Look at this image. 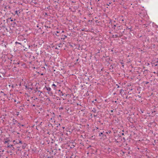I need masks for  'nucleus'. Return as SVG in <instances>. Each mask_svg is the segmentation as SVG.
<instances>
[{"label": "nucleus", "mask_w": 158, "mask_h": 158, "mask_svg": "<svg viewBox=\"0 0 158 158\" xmlns=\"http://www.w3.org/2000/svg\"><path fill=\"white\" fill-rule=\"evenodd\" d=\"M44 89H45L48 91L47 93L50 96H52L53 93L51 91V89L50 87L45 86L44 88Z\"/></svg>", "instance_id": "1"}, {"label": "nucleus", "mask_w": 158, "mask_h": 158, "mask_svg": "<svg viewBox=\"0 0 158 158\" xmlns=\"http://www.w3.org/2000/svg\"><path fill=\"white\" fill-rule=\"evenodd\" d=\"M124 31H123L122 32H119L118 34H116L115 35H113L112 37L114 38H117L118 37H121L123 35V32Z\"/></svg>", "instance_id": "2"}, {"label": "nucleus", "mask_w": 158, "mask_h": 158, "mask_svg": "<svg viewBox=\"0 0 158 158\" xmlns=\"http://www.w3.org/2000/svg\"><path fill=\"white\" fill-rule=\"evenodd\" d=\"M10 140H7L5 141L4 142L6 144V146H7V147H10L13 146V145L10 143Z\"/></svg>", "instance_id": "3"}, {"label": "nucleus", "mask_w": 158, "mask_h": 158, "mask_svg": "<svg viewBox=\"0 0 158 158\" xmlns=\"http://www.w3.org/2000/svg\"><path fill=\"white\" fill-rule=\"evenodd\" d=\"M13 125H15L16 123H18V121L17 120H15L14 118H13L12 120Z\"/></svg>", "instance_id": "4"}, {"label": "nucleus", "mask_w": 158, "mask_h": 158, "mask_svg": "<svg viewBox=\"0 0 158 158\" xmlns=\"http://www.w3.org/2000/svg\"><path fill=\"white\" fill-rule=\"evenodd\" d=\"M61 37L60 38V39L62 40H64L67 37V36L65 35H62L61 36Z\"/></svg>", "instance_id": "5"}, {"label": "nucleus", "mask_w": 158, "mask_h": 158, "mask_svg": "<svg viewBox=\"0 0 158 158\" xmlns=\"http://www.w3.org/2000/svg\"><path fill=\"white\" fill-rule=\"evenodd\" d=\"M15 44H16V46L19 47L20 46H22V44L21 43L18 42H15Z\"/></svg>", "instance_id": "6"}, {"label": "nucleus", "mask_w": 158, "mask_h": 158, "mask_svg": "<svg viewBox=\"0 0 158 158\" xmlns=\"http://www.w3.org/2000/svg\"><path fill=\"white\" fill-rule=\"evenodd\" d=\"M25 89H26L29 90V89H31V90H32L33 89L32 88H31V87H29L27 85H25Z\"/></svg>", "instance_id": "7"}, {"label": "nucleus", "mask_w": 158, "mask_h": 158, "mask_svg": "<svg viewBox=\"0 0 158 158\" xmlns=\"http://www.w3.org/2000/svg\"><path fill=\"white\" fill-rule=\"evenodd\" d=\"M8 148H9L10 149L11 151L10 152H12L11 151L14 150L15 148L14 147H13V146L10 147H9Z\"/></svg>", "instance_id": "8"}, {"label": "nucleus", "mask_w": 158, "mask_h": 158, "mask_svg": "<svg viewBox=\"0 0 158 158\" xmlns=\"http://www.w3.org/2000/svg\"><path fill=\"white\" fill-rule=\"evenodd\" d=\"M96 110L95 108H93V109L91 111L94 113H96Z\"/></svg>", "instance_id": "9"}, {"label": "nucleus", "mask_w": 158, "mask_h": 158, "mask_svg": "<svg viewBox=\"0 0 158 158\" xmlns=\"http://www.w3.org/2000/svg\"><path fill=\"white\" fill-rule=\"evenodd\" d=\"M102 135V137H104V135L103 134V133L102 132H100L99 135V136H101Z\"/></svg>", "instance_id": "10"}, {"label": "nucleus", "mask_w": 158, "mask_h": 158, "mask_svg": "<svg viewBox=\"0 0 158 158\" xmlns=\"http://www.w3.org/2000/svg\"><path fill=\"white\" fill-rule=\"evenodd\" d=\"M20 13L19 10L18 11L17 10L15 11V14L18 15H19V14Z\"/></svg>", "instance_id": "11"}, {"label": "nucleus", "mask_w": 158, "mask_h": 158, "mask_svg": "<svg viewBox=\"0 0 158 158\" xmlns=\"http://www.w3.org/2000/svg\"><path fill=\"white\" fill-rule=\"evenodd\" d=\"M52 87H53L54 86V89H56V85H55V84H53L52 85Z\"/></svg>", "instance_id": "12"}, {"label": "nucleus", "mask_w": 158, "mask_h": 158, "mask_svg": "<svg viewBox=\"0 0 158 158\" xmlns=\"http://www.w3.org/2000/svg\"><path fill=\"white\" fill-rule=\"evenodd\" d=\"M115 121L116 122V123H118L119 122V119L118 118H117L115 120Z\"/></svg>", "instance_id": "13"}, {"label": "nucleus", "mask_w": 158, "mask_h": 158, "mask_svg": "<svg viewBox=\"0 0 158 158\" xmlns=\"http://www.w3.org/2000/svg\"><path fill=\"white\" fill-rule=\"evenodd\" d=\"M13 142L15 144H19L18 142L17 141H16L15 140L13 141Z\"/></svg>", "instance_id": "14"}, {"label": "nucleus", "mask_w": 158, "mask_h": 158, "mask_svg": "<svg viewBox=\"0 0 158 158\" xmlns=\"http://www.w3.org/2000/svg\"><path fill=\"white\" fill-rule=\"evenodd\" d=\"M89 95V94L88 92V91L85 94V96H88Z\"/></svg>", "instance_id": "15"}, {"label": "nucleus", "mask_w": 158, "mask_h": 158, "mask_svg": "<svg viewBox=\"0 0 158 158\" xmlns=\"http://www.w3.org/2000/svg\"><path fill=\"white\" fill-rule=\"evenodd\" d=\"M62 44L61 43L60 44L58 45V47H59V48L62 47Z\"/></svg>", "instance_id": "16"}, {"label": "nucleus", "mask_w": 158, "mask_h": 158, "mask_svg": "<svg viewBox=\"0 0 158 158\" xmlns=\"http://www.w3.org/2000/svg\"><path fill=\"white\" fill-rule=\"evenodd\" d=\"M53 156H48L47 158H53Z\"/></svg>", "instance_id": "17"}, {"label": "nucleus", "mask_w": 158, "mask_h": 158, "mask_svg": "<svg viewBox=\"0 0 158 158\" xmlns=\"http://www.w3.org/2000/svg\"><path fill=\"white\" fill-rule=\"evenodd\" d=\"M17 148H18V151H21V149H20V147H17Z\"/></svg>", "instance_id": "18"}, {"label": "nucleus", "mask_w": 158, "mask_h": 158, "mask_svg": "<svg viewBox=\"0 0 158 158\" xmlns=\"http://www.w3.org/2000/svg\"><path fill=\"white\" fill-rule=\"evenodd\" d=\"M60 95L62 96H63L64 95V93H62V92H61V94H60Z\"/></svg>", "instance_id": "19"}, {"label": "nucleus", "mask_w": 158, "mask_h": 158, "mask_svg": "<svg viewBox=\"0 0 158 158\" xmlns=\"http://www.w3.org/2000/svg\"><path fill=\"white\" fill-rule=\"evenodd\" d=\"M62 139H63V138L61 137H60L59 139V140H60L61 141H62Z\"/></svg>", "instance_id": "20"}, {"label": "nucleus", "mask_w": 158, "mask_h": 158, "mask_svg": "<svg viewBox=\"0 0 158 158\" xmlns=\"http://www.w3.org/2000/svg\"><path fill=\"white\" fill-rule=\"evenodd\" d=\"M122 91H123V89H121L120 91V93L121 94Z\"/></svg>", "instance_id": "21"}, {"label": "nucleus", "mask_w": 158, "mask_h": 158, "mask_svg": "<svg viewBox=\"0 0 158 158\" xmlns=\"http://www.w3.org/2000/svg\"><path fill=\"white\" fill-rule=\"evenodd\" d=\"M38 92H40V95H39V96H40V94L41 93H42V92H41L40 90H38Z\"/></svg>", "instance_id": "22"}, {"label": "nucleus", "mask_w": 158, "mask_h": 158, "mask_svg": "<svg viewBox=\"0 0 158 158\" xmlns=\"http://www.w3.org/2000/svg\"><path fill=\"white\" fill-rule=\"evenodd\" d=\"M18 143H22V141H20V140H19V142H18Z\"/></svg>", "instance_id": "23"}, {"label": "nucleus", "mask_w": 158, "mask_h": 158, "mask_svg": "<svg viewBox=\"0 0 158 158\" xmlns=\"http://www.w3.org/2000/svg\"><path fill=\"white\" fill-rule=\"evenodd\" d=\"M116 85L117 86V88H119V85H118V84H116Z\"/></svg>", "instance_id": "24"}, {"label": "nucleus", "mask_w": 158, "mask_h": 158, "mask_svg": "<svg viewBox=\"0 0 158 158\" xmlns=\"http://www.w3.org/2000/svg\"><path fill=\"white\" fill-rule=\"evenodd\" d=\"M156 63H158V59H156Z\"/></svg>", "instance_id": "25"}, {"label": "nucleus", "mask_w": 158, "mask_h": 158, "mask_svg": "<svg viewBox=\"0 0 158 158\" xmlns=\"http://www.w3.org/2000/svg\"><path fill=\"white\" fill-rule=\"evenodd\" d=\"M24 51H27V48H25V49H24Z\"/></svg>", "instance_id": "26"}, {"label": "nucleus", "mask_w": 158, "mask_h": 158, "mask_svg": "<svg viewBox=\"0 0 158 158\" xmlns=\"http://www.w3.org/2000/svg\"><path fill=\"white\" fill-rule=\"evenodd\" d=\"M136 97H137L139 98H141V96H140L139 95H138L136 96Z\"/></svg>", "instance_id": "27"}, {"label": "nucleus", "mask_w": 158, "mask_h": 158, "mask_svg": "<svg viewBox=\"0 0 158 158\" xmlns=\"http://www.w3.org/2000/svg\"><path fill=\"white\" fill-rule=\"evenodd\" d=\"M57 125H58V126H57V127H58V126H60V123H58V124H57Z\"/></svg>", "instance_id": "28"}, {"label": "nucleus", "mask_w": 158, "mask_h": 158, "mask_svg": "<svg viewBox=\"0 0 158 158\" xmlns=\"http://www.w3.org/2000/svg\"><path fill=\"white\" fill-rule=\"evenodd\" d=\"M25 147H26V146H25V145H24V146H22V147H23V148H24V149L25 148Z\"/></svg>", "instance_id": "29"}, {"label": "nucleus", "mask_w": 158, "mask_h": 158, "mask_svg": "<svg viewBox=\"0 0 158 158\" xmlns=\"http://www.w3.org/2000/svg\"><path fill=\"white\" fill-rule=\"evenodd\" d=\"M116 27V25H114L113 26V28L114 29H115V27Z\"/></svg>", "instance_id": "30"}, {"label": "nucleus", "mask_w": 158, "mask_h": 158, "mask_svg": "<svg viewBox=\"0 0 158 158\" xmlns=\"http://www.w3.org/2000/svg\"><path fill=\"white\" fill-rule=\"evenodd\" d=\"M110 67L111 68V69H113V66L111 65H110ZM110 69H111V68H110Z\"/></svg>", "instance_id": "31"}, {"label": "nucleus", "mask_w": 158, "mask_h": 158, "mask_svg": "<svg viewBox=\"0 0 158 158\" xmlns=\"http://www.w3.org/2000/svg\"><path fill=\"white\" fill-rule=\"evenodd\" d=\"M94 117H96L97 116V114H96V115L94 114Z\"/></svg>", "instance_id": "32"}, {"label": "nucleus", "mask_w": 158, "mask_h": 158, "mask_svg": "<svg viewBox=\"0 0 158 158\" xmlns=\"http://www.w3.org/2000/svg\"><path fill=\"white\" fill-rule=\"evenodd\" d=\"M15 20V19H14V20H13L12 19H11L10 20V21L12 22V21H13V20Z\"/></svg>", "instance_id": "33"}, {"label": "nucleus", "mask_w": 158, "mask_h": 158, "mask_svg": "<svg viewBox=\"0 0 158 158\" xmlns=\"http://www.w3.org/2000/svg\"><path fill=\"white\" fill-rule=\"evenodd\" d=\"M131 29V28H129L128 27H127V28H126V29Z\"/></svg>", "instance_id": "34"}, {"label": "nucleus", "mask_w": 158, "mask_h": 158, "mask_svg": "<svg viewBox=\"0 0 158 158\" xmlns=\"http://www.w3.org/2000/svg\"><path fill=\"white\" fill-rule=\"evenodd\" d=\"M42 122H41L40 123V125H38V126H39L40 125H41V124H42Z\"/></svg>", "instance_id": "35"}, {"label": "nucleus", "mask_w": 158, "mask_h": 158, "mask_svg": "<svg viewBox=\"0 0 158 158\" xmlns=\"http://www.w3.org/2000/svg\"><path fill=\"white\" fill-rule=\"evenodd\" d=\"M34 3L35 4H37V2H34Z\"/></svg>", "instance_id": "36"}, {"label": "nucleus", "mask_w": 158, "mask_h": 158, "mask_svg": "<svg viewBox=\"0 0 158 158\" xmlns=\"http://www.w3.org/2000/svg\"><path fill=\"white\" fill-rule=\"evenodd\" d=\"M110 112H113V110H110Z\"/></svg>", "instance_id": "37"}, {"label": "nucleus", "mask_w": 158, "mask_h": 158, "mask_svg": "<svg viewBox=\"0 0 158 158\" xmlns=\"http://www.w3.org/2000/svg\"><path fill=\"white\" fill-rule=\"evenodd\" d=\"M121 21L122 22H123V21H124V20L123 19H122L121 20Z\"/></svg>", "instance_id": "38"}, {"label": "nucleus", "mask_w": 158, "mask_h": 158, "mask_svg": "<svg viewBox=\"0 0 158 158\" xmlns=\"http://www.w3.org/2000/svg\"><path fill=\"white\" fill-rule=\"evenodd\" d=\"M148 83H149V82H146V83H146V84H148Z\"/></svg>", "instance_id": "39"}, {"label": "nucleus", "mask_w": 158, "mask_h": 158, "mask_svg": "<svg viewBox=\"0 0 158 158\" xmlns=\"http://www.w3.org/2000/svg\"><path fill=\"white\" fill-rule=\"evenodd\" d=\"M24 126V125H21L20 126H22V127H23V126Z\"/></svg>", "instance_id": "40"}, {"label": "nucleus", "mask_w": 158, "mask_h": 158, "mask_svg": "<svg viewBox=\"0 0 158 158\" xmlns=\"http://www.w3.org/2000/svg\"><path fill=\"white\" fill-rule=\"evenodd\" d=\"M157 65V64H155V66H156Z\"/></svg>", "instance_id": "41"}, {"label": "nucleus", "mask_w": 158, "mask_h": 158, "mask_svg": "<svg viewBox=\"0 0 158 158\" xmlns=\"http://www.w3.org/2000/svg\"><path fill=\"white\" fill-rule=\"evenodd\" d=\"M62 128H63V129H64L65 128V127H63Z\"/></svg>", "instance_id": "42"}, {"label": "nucleus", "mask_w": 158, "mask_h": 158, "mask_svg": "<svg viewBox=\"0 0 158 158\" xmlns=\"http://www.w3.org/2000/svg\"><path fill=\"white\" fill-rule=\"evenodd\" d=\"M13 23V24H15V22H14Z\"/></svg>", "instance_id": "43"}, {"label": "nucleus", "mask_w": 158, "mask_h": 158, "mask_svg": "<svg viewBox=\"0 0 158 158\" xmlns=\"http://www.w3.org/2000/svg\"><path fill=\"white\" fill-rule=\"evenodd\" d=\"M57 100H58V98H59L58 97H57Z\"/></svg>", "instance_id": "44"}, {"label": "nucleus", "mask_w": 158, "mask_h": 158, "mask_svg": "<svg viewBox=\"0 0 158 158\" xmlns=\"http://www.w3.org/2000/svg\"><path fill=\"white\" fill-rule=\"evenodd\" d=\"M69 46H71V47H72V45H70H70H69Z\"/></svg>", "instance_id": "45"}, {"label": "nucleus", "mask_w": 158, "mask_h": 158, "mask_svg": "<svg viewBox=\"0 0 158 158\" xmlns=\"http://www.w3.org/2000/svg\"><path fill=\"white\" fill-rule=\"evenodd\" d=\"M56 49H58V48L57 47H56Z\"/></svg>", "instance_id": "46"}, {"label": "nucleus", "mask_w": 158, "mask_h": 158, "mask_svg": "<svg viewBox=\"0 0 158 158\" xmlns=\"http://www.w3.org/2000/svg\"><path fill=\"white\" fill-rule=\"evenodd\" d=\"M64 32V31H62V33Z\"/></svg>", "instance_id": "47"}, {"label": "nucleus", "mask_w": 158, "mask_h": 158, "mask_svg": "<svg viewBox=\"0 0 158 158\" xmlns=\"http://www.w3.org/2000/svg\"><path fill=\"white\" fill-rule=\"evenodd\" d=\"M57 32V33H59V31H57V32Z\"/></svg>", "instance_id": "48"}, {"label": "nucleus", "mask_w": 158, "mask_h": 158, "mask_svg": "<svg viewBox=\"0 0 158 158\" xmlns=\"http://www.w3.org/2000/svg\"><path fill=\"white\" fill-rule=\"evenodd\" d=\"M55 35H56V36H58V35H57L56 34H55Z\"/></svg>", "instance_id": "49"}, {"label": "nucleus", "mask_w": 158, "mask_h": 158, "mask_svg": "<svg viewBox=\"0 0 158 158\" xmlns=\"http://www.w3.org/2000/svg\"><path fill=\"white\" fill-rule=\"evenodd\" d=\"M4 95L5 96V95H6V94H4Z\"/></svg>", "instance_id": "50"}, {"label": "nucleus", "mask_w": 158, "mask_h": 158, "mask_svg": "<svg viewBox=\"0 0 158 158\" xmlns=\"http://www.w3.org/2000/svg\"><path fill=\"white\" fill-rule=\"evenodd\" d=\"M55 154H56V153H54V155H55Z\"/></svg>", "instance_id": "51"}, {"label": "nucleus", "mask_w": 158, "mask_h": 158, "mask_svg": "<svg viewBox=\"0 0 158 158\" xmlns=\"http://www.w3.org/2000/svg\"><path fill=\"white\" fill-rule=\"evenodd\" d=\"M1 93H3V92H2V91H1Z\"/></svg>", "instance_id": "52"}, {"label": "nucleus", "mask_w": 158, "mask_h": 158, "mask_svg": "<svg viewBox=\"0 0 158 158\" xmlns=\"http://www.w3.org/2000/svg\"><path fill=\"white\" fill-rule=\"evenodd\" d=\"M90 21H91V22H92V20H91V21L89 20V22H90Z\"/></svg>", "instance_id": "53"}, {"label": "nucleus", "mask_w": 158, "mask_h": 158, "mask_svg": "<svg viewBox=\"0 0 158 158\" xmlns=\"http://www.w3.org/2000/svg\"><path fill=\"white\" fill-rule=\"evenodd\" d=\"M122 135H124V133H122Z\"/></svg>", "instance_id": "54"}, {"label": "nucleus", "mask_w": 158, "mask_h": 158, "mask_svg": "<svg viewBox=\"0 0 158 158\" xmlns=\"http://www.w3.org/2000/svg\"><path fill=\"white\" fill-rule=\"evenodd\" d=\"M116 142H117V143H118V141H116Z\"/></svg>", "instance_id": "55"}, {"label": "nucleus", "mask_w": 158, "mask_h": 158, "mask_svg": "<svg viewBox=\"0 0 158 158\" xmlns=\"http://www.w3.org/2000/svg\"><path fill=\"white\" fill-rule=\"evenodd\" d=\"M30 46H29V48H30Z\"/></svg>", "instance_id": "56"}, {"label": "nucleus", "mask_w": 158, "mask_h": 158, "mask_svg": "<svg viewBox=\"0 0 158 158\" xmlns=\"http://www.w3.org/2000/svg\"><path fill=\"white\" fill-rule=\"evenodd\" d=\"M78 59H77V61H78Z\"/></svg>", "instance_id": "57"}, {"label": "nucleus", "mask_w": 158, "mask_h": 158, "mask_svg": "<svg viewBox=\"0 0 158 158\" xmlns=\"http://www.w3.org/2000/svg\"><path fill=\"white\" fill-rule=\"evenodd\" d=\"M19 115V114H17V115Z\"/></svg>", "instance_id": "58"}, {"label": "nucleus", "mask_w": 158, "mask_h": 158, "mask_svg": "<svg viewBox=\"0 0 158 158\" xmlns=\"http://www.w3.org/2000/svg\"><path fill=\"white\" fill-rule=\"evenodd\" d=\"M19 115V114H17V115Z\"/></svg>", "instance_id": "59"}, {"label": "nucleus", "mask_w": 158, "mask_h": 158, "mask_svg": "<svg viewBox=\"0 0 158 158\" xmlns=\"http://www.w3.org/2000/svg\"><path fill=\"white\" fill-rule=\"evenodd\" d=\"M41 75H43V73H42V74H41Z\"/></svg>", "instance_id": "60"}, {"label": "nucleus", "mask_w": 158, "mask_h": 158, "mask_svg": "<svg viewBox=\"0 0 158 158\" xmlns=\"http://www.w3.org/2000/svg\"><path fill=\"white\" fill-rule=\"evenodd\" d=\"M127 97H126V98H127Z\"/></svg>", "instance_id": "61"}, {"label": "nucleus", "mask_w": 158, "mask_h": 158, "mask_svg": "<svg viewBox=\"0 0 158 158\" xmlns=\"http://www.w3.org/2000/svg\"><path fill=\"white\" fill-rule=\"evenodd\" d=\"M118 27H120L119 26H118Z\"/></svg>", "instance_id": "62"}, {"label": "nucleus", "mask_w": 158, "mask_h": 158, "mask_svg": "<svg viewBox=\"0 0 158 158\" xmlns=\"http://www.w3.org/2000/svg\"><path fill=\"white\" fill-rule=\"evenodd\" d=\"M53 114H54V113H53Z\"/></svg>", "instance_id": "63"}, {"label": "nucleus", "mask_w": 158, "mask_h": 158, "mask_svg": "<svg viewBox=\"0 0 158 158\" xmlns=\"http://www.w3.org/2000/svg\"><path fill=\"white\" fill-rule=\"evenodd\" d=\"M117 28H118V27L117 26Z\"/></svg>", "instance_id": "64"}]
</instances>
